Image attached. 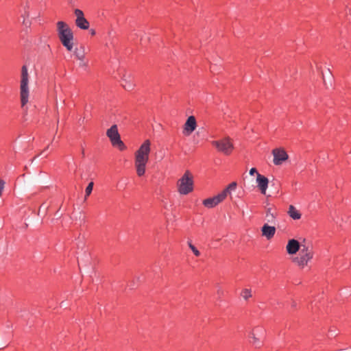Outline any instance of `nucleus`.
Returning a JSON list of instances; mask_svg holds the SVG:
<instances>
[{"instance_id": "1", "label": "nucleus", "mask_w": 351, "mask_h": 351, "mask_svg": "<svg viewBox=\"0 0 351 351\" xmlns=\"http://www.w3.org/2000/svg\"><path fill=\"white\" fill-rule=\"evenodd\" d=\"M151 145L150 140L147 139L134 153V166L138 176H142L145 173L146 165L149 162L151 153Z\"/></svg>"}, {"instance_id": "2", "label": "nucleus", "mask_w": 351, "mask_h": 351, "mask_svg": "<svg viewBox=\"0 0 351 351\" xmlns=\"http://www.w3.org/2000/svg\"><path fill=\"white\" fill-rule=\"evenodd\" d=\"M57 32L58 38L62 45L69 51H72L74 46V36L69 26L63 21H58L57 23Z\"/></svg>"}, {"instance_id": "3", "label": "nucleus", "mask_w": 351, "mask_h": 351, "mask_svg": "<svg viewBox=\"0 0 351 351\" xmlns=\"http://www.w3.org/2000/svg\"><path fill=\"white\" fill-rule=\"evenodd\" d=\"M29 75L27 66L23 65L21 68L20 79V99L22 107H24L29 101Z\"/></svg>"}, {"instance_id": "4", "label": "nucleus", "mask_w": 351, "mask_h": 351, "mask_svg": "<svg viewBox=\"0 0 351 351\" xmlns=\"http://www.w3.org/2000/svg\"><path fill=\"white\" fill-rule=\"evenodd\" d=\"M237 183L232 182L230 183L225 189H223L220 193L218 195L205 199L202 204L203 205L208 208H213L217 206L219 204L222 202L228 195H230L231 191H233L236 189Z\"/></svg>"}, {"instance_id": "5", "label": "nucleus", "mask_w": 351, "mask_h": 351, "mask_svg": "<svg viewBox=\"0 0 351 351\" xmlns=\"http://www.w3.org/2000/svg\"><path fill=\"white\" fill-rule=\"evenodd\" d=\"M177 186L178 191L181 195H187L191 191H193V176L189 171H186L182 176V177L178 180Z\"/></svg>"}, {"instance_id": "6", "label": "nucleus", "mask_w": 351, "mask_h": 351, "mask_svg": "<svg viewBox=\"0 0 351 351\" xmlns=\"http://www.w3.org/2000/svg\"><path fill=\"white\" fill-rule=\"evenodd\" d=\"M313 252L311 248L308 246L302 245L298 256L293 259V263L300 267H304L313 258Z\"/></svg>"}, {"instance_id": "7", "label": "nucleus", "mask_w": 351, "mask_h": 351, "mask_svg": "<svg viewBox=\"0 0 351 351\" xmlns=\"http://www.w3.org/2000/svg\"><path fill=\"white\" fill-rule=\"evenodd\" d=\"M106 134L113 146L117 147L120 150H124L126 148L123 142L121 140L116 125L111 126L110 128L107 130Z\"/></svg>"}, {"instance_id": "8", "label": "nucleus", "mask_w": 351, "mask_h": 351, "mask_svg": "<svg viewBox=\"0 0 351 351\" xmlns=\"http://www.w3.org/2000/svg\"><path fill=\"white\" fill-rule=\"evenodd\" d=\"M212 143L219 152L226 155H230L234 149V145L229 137L224 138L219 141H213Z\"/></svg>"}, {"instance_id": "9", "label": "nucleus", "mask_w": 351, "mask_h": 351, "mask_svg": "<svg viewBox=\"0 0 351 351\" xmlns=\"http://www.w3.org/2000/svg\"><path fill=\"white\" fill-rule=\"evenodd\" d=\"M273 162L275 165H280L289 158V156L282 148H276L272 150Z\"/></svg>"}, {"instance_id": "10", "label": "nucleus", "mask_w": 351, "mask_h": 351, "mask_svg": "<svg viewBox=\"0 0 351 351\" xmlns=\"http://www.w3.org/2000/svg\"><path fill=\"white\" fill-rule=\"evenodd\" d=\"M74 14L76 16V26L82 29H88L89 27V22L85 19L83 12L81 10L75 9Z\"/></svg>"}, {"instance_id": "11", "label": "nucleus", "mask_w": 351, "mask_h": 351, "mask_svg": "<svg viewBox=\"0 0 351 351\" xmlns=\"http://www.w3.org/2000/svg\"><path fill=\"white\" fill-rule=\"evenodd\" d=\"M196 127L195 118L193 116H190L184 123L183 133L189 136L196 129Z\"/></svg>"}, {"instance_id": "12", "label": "nucleus", "mask_w": 351, "mask_h": 351, "mask_svg": "<svg viewBox=\"0 0 351 351\" xmlns=\"http://www.w3.org/2000/svg\"><path fill=\"white\" fill-rule=\"evenodd\" d=\"M256 183L261 193L265 195L269 184L268 179L264 176L257 173Z\"/></svg>"}, {"instance_id": "13", "label": "nucleus", "mask_w": 351, "mask_h": 351, "mask_svg": "<svg viewBox=\"0 0 351 351\" xmlns=\"http://www.w3.org/2000/svg\"><path fill=\"white\" fill-rule=\"evenodd\" d=\"M300 249L301 245L300 243L298 241L293 239H290L286 246L287 252L290 255L295 254L298 251L300 252Z\"/></svg>"}, {"instance_id": "14", "label": "nucleus", "mask_w": 351, "mask_h": 351, "mask_svg": "<svg viewBox=\"0 0 351 351\" xmlns=\"http://www.w3.org/2000/svg\"><path fill=\"white\" fill-rule=\"evenodd\" d=\"M122 80L123 82V86L125 90H130L134 88L135 84L133 82V77L131 74L125 73L122 77Z\"/></svg>"}, {"instance_id": "15", "label": "nucleus", "mask_w": 351, "mask_h": 351, "mask_svg": "<svg viewBox=\"0 0 351 351\" xmlns=\"http://www.w3.org/2000/svg\"><path fill=\"white\" fill-rule=\"evenodd\" d=\"M275 232L276 228L274 226H269L267 224H265L262 228L263 235L267 237L268 239L273 237Z\"/></svg>"}, {"instance_id": "16", "label": "nucleus", "mask_w": 351, "mask_h": 351, "mask_svg": "<svg viewBox=\"0 0 351 351\" xmlns=\"http://www.w3.org/2000/svg\"><path fill=\"white\" fill-rule=\"evenodd\" d=\"M73 54L78 60H85L86 49L84 45H80L73 50Z\"/></svg>"}, {"instance_id": "17", "label": "nucleus", "mask_w": 351, "mask_h": 351, "mask_svg": "<svg viewBox=\"0 0 351 351\" xmlns=\"http://www.w3.org/2000/svg\"><path fill=\"white\" fill-rule=\"evenodd\" d=\"M287 214L289 215L291 218H292L294 220L300 219L302 216L300 211L297 210V208L293 205H290L289 206Z\"/></svg>"}, {"instance_id": "18", "label": "nucleus", "mask_w": 351, "mask_h": 351, "mask_svg": "<svg viewBox=\"0 0 351 351\" xmlns=\"http://www.w3.org/2000/svg\"><path fill=\"white\" fill-rule=\"evenodd\" d=\"M241 295L245 300H247L252 297V291L249 289H245L241 293Z\"/></svg>"}, {"instance_id": "19", "label": "nucleus", "mask_w": 351, "mask_h": 351, "mask_svg": "<svg viewBox=\"0 0 351 351\" xmlns=\"http://www.w3.org/2000/svg\"><path fill=\"white\" fill-rule=\"evenodd\" d=\"M250 337L252 339V343L255 346H260L261 341L258 337H256L255 334V330H253L250 335Z\"/></svg>"}, {"instance_id": "20", "label": "nucleus", "mask_w": 351, "mask_h": 351, "mask_svg": "<svg viewBox=\"0 0 351 351\" xmlns=\"http://www.w3.org/2000/svg\"><path fill=\"white\" fill-rule=\"evenodd\" d=\"M93 185H94L93 182H90L86 186V190H85V193H86L85 197H84L85 200L86 199L87 197H88L90 195V193L93 191Z\"/></svg>"}, {"instance_id": "21", "label": "nucleus", "mask_w": 351, "mask_h": 351, "mask_svg": "<svg viewBox=\"0 0 351 351\" xmlns=\"http://www.w3.org/2000/svg\"><path fill=\"white\" fill-rule=\"evenodd\" d=\"M188 245L196 256H199L200 255L199 251L191 243V242H188Z\"/></svg>"}, {"instance_id": "22", "label": "nucleus", "mask_w": 351, "mask_h": 351, "mask_svg": "<svg viewBox=\"0 0 351 351\" xmlns=\"http://www.w3.org/2000/svg\"><path fill=\"white\" fill-rule=\"evenodd\" d=\"M21 16L24 19H28L29 17V13L28 11V8H24V12L22 14Z\"/></svg>"}, {"instance_id": "23", "label": "nucleus", "mask_w": 351, "mask_h": 351, "mask_svg": "<svg viewBox=\"0 0 351 351\" xmlns=\"http://www.w3.org/2000/svg\"><path fill=\"white\" fill-rule=\"evenodd\" d=\"M80 61V63H79V66L82 68H86L87 66H88V63L86 62H85L84 60H79Z\"/></svg>"}, {"instance_id": "24", "label": "nucleus", "mask_w": 351, "mask_h": 351, "mask_svg": "<svg viewBox=\"0 0 351 351\" xmlns=\"http://www.w3.org/2000/svg\"><path fill=\"white\" fill-rule=\"evenodd\" d=\"M23 24L26 27H29L31 25V21L28 19H24L23 21Z\"/></svg>"}, {"instance_id": "25", "label": "nucleus", "mask_w": 351, "mask_h": 351, "mask_svg": "<svg viewBox=\"0 0 351 351\" xmlns=\"http://www.w3.org/2000/svg\"><path fill=\"white\" fill-rule=\"evenodd\" d=\"M4 185H5V182L3 180L0 179V197L2 195V191L4 188Z\"/></svg>"}, {"instance_id": "26", "label": "nucleus", "mask_w": 351, "mask_h": 351, "mask_svg": "<svg viewBox=\"0 0 351 351\" xmlns=\"http://www.w3.org/2000/svg\"><path fill=\"white\" fill-rule=\"evenodd\" d=\"M255 173H256V175H257V173H258L257 172L256 169V168H252V169L250 170V174L251 176H253V175H254V174H255Z\"/></svg>"}, {"instance_id": "27", "label": "nucleus", "mask_w": 351, "mask_h": 351, "mask_svg": "<svg viewBox=\"0 0 351 351\" xmlns=\"http://www.w3.org/2000/svg\"><path fill=\"white\" fill-rule=\"evenodd\" d=\"M95 34V30L92 29V30H91V34H92V35H94Z\"/></svg>"}, {"instance_id": "28", "label": "nucleus", "mask_w": 351, "mask_h": 351, "mask_svg": "<svg viewBox=\"0 0 351 351\" xmlns=\"http://www.w3.org/2000/svg\"><path fill=\"white\" fill-rule=\"evenodd\" d=\"M292 306H295V303L294 302H293Z\"/></svg>"}]
</instances>
